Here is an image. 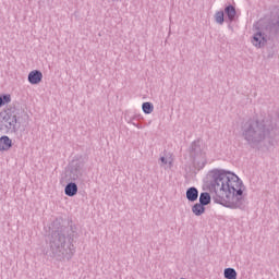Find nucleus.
I'll list each match as a JSON object with an SVG mask.
<instances>
[{"label":"nucleus","instance_id":"obj_1","mask_svg":"<svg viewBox=\"0 0 279 279\" xmlns=\"http://www.w3.org/2000/svg\"><path fill=\"white\" fill-rule=\"evenodd\" d=\"M209 182L210 193H215V204H220L231 210H245L247 198H245V185L236 174L226 170H214Z\"/></svg>","mask_w":279,"mask_h":279},{"label":"nucleus","instance_id":"obj_2","mask_svg":"<svg viewBox=\"0 0 279 279\" xmlns=\"http://www.w3.org/2000/svg\"><path fill=\"white\" fill-rule=\"evenodd\" d=\"M50 233L47 236L49 245V256L56 260H71L75 254V230L73 226L66 227L60 223V220H54L49 228Z\"/></svg>","mask_w":279,"mask_h":279},{"label":"nucleus","instance_id":"obj_3","mask_svg":"<svg viewBox=\"0 0 279 279\" xmlns=\"http://www.w3.org/2000/svg\"><path fill=\"white\" fill-rule=\"evenodd\" d=\"M274 130L276 126L271 118L248 119L241 125L242 138L252 149H263L267 143H271Z\"/></svg>","mask_w":279,"mask_h":279},{"label":"nucleus","instance_id":"obj_4","mask_svg":"<svg viewBox=\"0 0 279 279\" xmlns=\"http://www.w3.org/2000/svg\"><path fill=\"white\" fill-rule=\"evenodd\" d=\"M279 39V9L271 12L270 20L263 32H256L251 43L257 49H263L268 40L276 43Z\"/></svg>","mask_w":279,"mask_h":279},{"label":"nucleus","instance_id":"obj_5","mask_svg":"<svg viewBox=\"0 0 279 279\" xmlns=\"http://www.w3.org/2000/svg\"><path fill=\"white\" fill-rule=\"evenodd\" d=\"M65 178H68L69 182L84 184L88 178V174H86V163L84 160H72L68 166V170L65 171Z\"/></svg>","mask_w":279,"mask_h":279},{"label":"nucleus","instance_id":"obj_6","mask_svg":"<svg viewBox=\"0 0 279 279\" xmlns=\"http://www.w3.org/2000/svg\"><path fill=\"white\" fill-rule=\"evenodd\" d=\"M19 116L12 110L0 112V132L2 134H16L19 132Z\"/></svg>","mask_w":279,"mask_h":279},{"label":"nucleus","instance_id":"obj_7","mask_svg":"<svg viewBox=\"0 0 279 279\" xmlns=\"http://www.w3.org/2000/svg\"><path fill=\"white\" fill-rule=\"evenodd\" d=\"M189 153L190 158L198 169H204V167H206V151H204L202 140H195L192 142Z\"/></svg>","mask_w":279,"mask_h":279},{"label":"nucleus","instance_id":"obj_8","mask_svg":"<svg viewBox=\"0 0 279 279\" xmlns=\"http://www.w3.org/2000/svg\"><path fill=\"white\" fill-rule=\"evenodd\" d=\"M28 82L33 85L40 84L43 82V72L40 70H34L28 73Z\"/></svg>","mask_w":279,"mask_h":279},{"label":"nucleus","instance_id":"obj_9","mask_svg":"<svg viewBox=\"0 0 279 279\" xmlns=\"http://www.w3.org/2000/svg\"><path fill=\"white\" fill-rule=\"evenodd\" d=\"M225 14L229 21V23H233L236 19V8L232 4H229L225 8Z\"/></svg>","mask_w":279,"mask_h":279},{"label":"nucleus","instance_id":"obj_10","mask_svg":"<svg viewBox=\"0 0 279 279\" xmlns=\"http://www.w3.org/2000/svg\"><path fill=\"white\" fill-rule=\"evenodd\" d=\"M12 147V140L8 135L0 137V151H9Z\"/></svg>","mask_w":279,"mask_h":279},{"label":"nucleus","instance_id":"obj_11","mask_svg":"<svg viewBox=\"0 0 279 279\" xmlns=\"http://www.w3.org/2000/svg\"><path fill=\"white\" fill-rule=\"evenodd\" d=\"M64 193L68 195V197H75V195H77V183L73 181L68 183L65 185Z\"/></svg>","mask_w":279,"mask_h":279},{"label":"nucleus","instance_id":"obj_12","mask_svg":"<svg viewBox=\"0 0 279 279\" xmlns=\"http://www.w3.org/2000/svg\"><path fill=\"white\" fill-rule=\"evenodd\" d=\"M185 195L186 199H189L190 202H197V197H199V191L197 190V187L192 186L186 190Z\"/></svg>","mask_w":279,"mask_h":279},{"label":"nucleus","instance_id":"obj_13","mask_svg":"<svg viewBox=\"0 0 279 279\" xmlns=\"http://www.w3.org/2000/svg\"><path fill=\"white\" fill-rule=\"evenodd\" d=\"M192 213H194L196 217H202V215L206 213V205H203L202 203L194 204L192 207Z\"/></svg>","mask_w":279,"mask_h":279},{"label":"nucleus","instance_id":"obj_14","mask_svg":"<svg viewBox=\"0 0 279 279\" xmlns=\"http://www.w3.org/2000/svg\"><path fill=\"white\" fill-rule=\"evenodd\" d=\"M211 197L210 193L208 192H202L199 195V204H203V206H208L210 204Z\"/></svg>","mask_w":279,"mask_h":279},{"label":"nucleus","instance_id":"obj_15","mask_svg":"<svg viewBox=\"0 0 279 279\" xmlns=\"http://www.w3.org/2000/svg\"><path fill=\"white\" fill-rule=\"evenodd\" d=\"M214 19L218 25H223L226 22V13L223 11H217L214 15Z\"/></svg>","mask_w":279,"mask_h":279},{"label":"nucleus","instance_id":"obj_16","mask_svg":"<svg viewBox=\"0 0 279 279\" xmlns=\"http://www.w3.org/2000/svg\"><path fill=\"white\" fill-rule=\"evenodd\" d=\"M223 276L226 279H236V270L234 268H226Z\"/></svg>","mask_w":279,"mask_h":279},{"label":"nucleus","instance_id":"obj_17","mask_svg":"<svg viewBox=\"0 0 279 279\" xmlns=\"http://www.w3.org/2000/svg\"><path fill=\"white\" fill-rule=\"evenodd\" d=\"M142 110H143L144 114H151V112H154V104L143 102Z\"/></svg>","mask_w":279,"mask_h":279},{"label":"nucleus","instance_id":"obj_18","mask_svg":"<svg viewBox=\"0 0 279 279\" xmlns=\"http://www.w3.org/2000/svg\"><path fill=\"white\" fill-rule=\"evenodd\" d=\"M10 101H12V96H10V94L0 95V108H3L5 104H10Z\"/></svg>","mask_w":279,"mask_h":279},{"label":"nucleus","instance_id":"obj_19","mask_svg":"<svg viewBox=\"0 0 279 279\" xmlns=\"http://www.w3.org/2000/svg\"><path fill=\"white\" fill-rule=\"evenodd\" d=\"M161 167L163 165H169V168L173 167V161H168L165 157H160Z\"/></svg>","mask_w":279,"mask_h":279},{"label":"nucleus","instance_id":"obj_20","mask_svg":"<svg viewBox=\"0 0 279 279\" xmlns=\"http://www.w3.org/2000/svg\"><path fill=\"white\" fill-rule=\"evenodd\" d=\"M136 119H133L132 124L135 125L138 130H143V124L134 122Z\"/></svg>","mask_w":279,"mask_h":279},{"label":"nucleus","instance_id":"obj_21","mask_svg":"<svg viewBox=\"0 0 279 279\" xmlns=\"http://www.w3.org/2000/svg\"><path fill=\"white\" fill-rule=\"evenodd\" d=\"M112 1H117V0H112Z\"/></svg>","mask_w":279,"mask_h":279}]
</instances>
